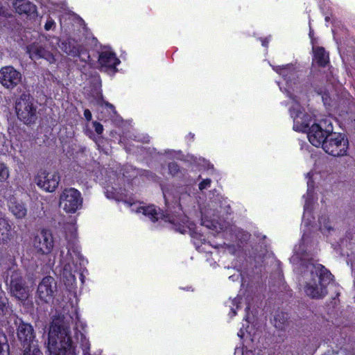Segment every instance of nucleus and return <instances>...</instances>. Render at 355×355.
<instances>
[{"label":"nucleus","instance_id":"obj_40","mask_svg":"<svg viewBox=\"0 0 355 355\" xmlns=\"http://www.w3.org/2000/svg\"><path fill=\"white\" fill-rule=\"evenodd\" d=\"M189 135H191V136H190V138H192V139H193V138L194 137V135H191V134L190 133V134H189Z\"/></svg>","mask_w":355,"mask_h":355},{"label":"nucleus","instance_id":"obj_17","mask_svg":"<svg viewBox=\"0 0 355 355\" xmlns=\"http://www.w3.org/2000/svg\"><path fill=\"white\" fill-rule=\"evenodd\" d=\"M81 45L78 44L77 42L71 37L67 38L60 41V48L67 55L76 58L78 54V49Z\"/></svg>","mask_w":355,"mask_h":355},{"label":"nucleus","instance_id":"obj_7","mask_svg":"<svg viewBox=\"0 0 355 355\" xmlns=\"http://www.w3.org/2000/svg\"><path fill=\"white\" fill-rule=\"evenodd\" d=\"M33 245L38 254H49L54 247V238L51 231L45 228L42 229L34 236Z\"/></svg>","mask_w":355,"mask_h":355},{"label":"nucleus","instance_id":"obj_39","mask_svg":"<svg viewBox=\"0 0 355 355\" xmlns=\"http://www.w3.org/2000/svg\"><path fill=\"white\" fill-rule=\"evenodd\" d=\"M189 135H191V136H190V138H192V139H193V138L194 137V135H191V134L190 133V134H189Z\"/></svg>","mask_w":355,"mask_h":355},{"label":"nucleus","instance_id":"obj_10","mask_svg":"<svg viewBox=\"0 0 355 355\" xmlns=\"http://www.w3.org/2000/svg\"><path fill=\"white\" fill-rule=\"evenodd\" d=\"M56 290L57 286L55 279L51 276H46L39 284L37 293L42 301L48 303L53 298Z\"/></svg>","mask_w":355,"mask_h":355},{"label":"nucleus","instance_id":"obj_8","mask_svg":"<svg viewBox=\"0 0 355 355\" xmlns=\"http://www.w3.org/2000/svg\"><path fill=\"white\" fill-rule=\"evenodd\" d=\"M17 320L19 322H15V324H17V336L20 342L21 349L37 344V341L35 340L36 336L33 327L30 323L23 321L21 318Z\"/></svg>","mask_w":355,"mask_h":355},{"label":"nucleus","instance_id":"obj_14","mask_svg":"<svg viewBox=\"0 0 355 355\" xmlns=\"http://www.w3.org/2000/svg\"><path fill=\"white\" fill-rule=\"evenodd\" d=\"M98 62L101 67H105L116 71V66L119 64L120 60L115 53L110 51H104L100 53Z\"/></svg>","mask_w":355,"mask_h":355},{"label":"nucleus","instance_id":"obj_25","mask_svg":"<svg viewBox=\"0 0 355 355\" xmlns=\"http://www.w3.org/2000/svg\"><path fill=\"white\" fill-rule=\"evenodd\" d=\"M168 170L169 174L173 177H180L181 175H184L186 171L185 169L182 168L175 162L168 163Z\"/></svg>","mask_w":355,"mask_h":355},{"label":"nucleus","instance_id":"obj_36","mask_svg":"<svg viewBox=\"0 0 355 355\" xmlns=\"http://www.w3.org/2000/svg\"><path fill=\"white\" fill-rule=\"evenodd\" d=\"M84 116L87 121H90L92 120V114L89 109H85L84 110Z\"/></svg>","mask_w":355,"mask_h":355},{"label":"nucleus","instance_id":"obj_21","mask_svg":"<svg viewBox=\"0 0 355 355\" xmlns=\"http://www.w3.org/2000/svg\"><path fill=\"white\" fill-rule=\"evenodd\" d=\"M10 310L8 298L0 285V320L8 314Z\"/></svg>","mask_w":355,"mask_h":355},{"label":"nucleus","instance_id":"obj_41","mask_svg":"<svg viewBox=\"0 0 355 355\" xmlns=\"http://www.w3.org/2000/svg\"><path fill=\"white\" fill-rule=\"evenodd\" d=\"M232 311L234 312V314L236 315V311L232 309Z\"/></svg>","mask_w":355,"mask_h":355},{"label":"nucleus","instance_id":"obj_6","mask_svg":"<svg viewBox=\"0 0 355 355\" xmlns=\"http://www.w3.org/2000/svg\"><path fill=\"white\" fill-rule=\"evenodd\" d=\"M81 193L76 189L65 188L60 196V205L66 213L74 214L83 206Z\"/></svg>","mask_w":355,"mask_h":355},{"label":"nucleus","instance_id":"obj_35","mask_svg":"<svg viewBox=\"0 0 355 355\" xmlns=\"http://www.w3.org/2000/svg\"><path fill=\"white\" fill-rule=\"evenodd\" d=\"M55 23L53 19H48L44 25V29L46 31H49L52 28L53 26H55Z\"/></svg>","mask_w":355,"mask_h":355},{"label":"nucleus","instance_id":"obj_37","mask_svg":"<svg viewBox=\"0 0 355 355\" xmlns=\"http://www.w3.org/2000/svg\"><path fill=\"white\" fill-rule=\"evenodd\" d=\"M262 46L267 47L268 44V41L266 39H263L261 41Z\"/></svg>","mask_w":355,"mask_h":355},{"label":"nucleus","instance_id":"obj_27","mask_svg":"<svg viewBox=\"0 0 355 355\" xmlns=\"http://www.w3.org/2000/svg\"><path fill=\"white\" fill-rule=\"evenodd\" d=\"M20 355H43L38 344L32 346L28 345L26 348L20 349Z\"/></svg>","mask_w":355,"mask_h":355},{"label":"nucleus","instance_id":"obj_18","mask_svg":"<svg viewBox=\"0 0 355 355\" xmlns=\"http://www.w3.org/2000/svg\"><path fill=\"white\" fill-rule=\"evenodd\" d=\"M138 211L148 217L153 223L158 221L162 215L160 208H157L154 205L140 207L138 208Z\"/></svg>","mask_w":355,"mask_h":355},{"label":"nucleus","instance_id":"obj_15","mask_svg":"<svg viewBox=\"0 0 355 355\" xmlns=\"http://www.w3.org/2000/svg\"><path fill=\"white\" fill-rule=\"evenodd\" d=\"M330 63L329 53L322 46L313 47L312 66L324 68Z\"/></svg>","mask_w":355,"mask_h":355},{"label":"nucleus","instance_id":"obj_9","mask_svg":"<svg viewBox=\"0 0 355 355\" xmlns=\"http://www.w3.org/2000/svg\"><path fill=\"white\" fill-rule=\"evenodd\" d=\"M22 75L13 66L8 65L0 69V84L6 89H13L21 82Z\"/></svg>","mask_w":355,"mask_h":355},{"label":"nucleus","instance_id":"obj_5","mask_svg":"<svg viewBox=\"0 0 355 355\" xmlns=\"http://www.w3.org/2000/svg\"><path fill=\"white\" fill-rule=\"evenodd\" d=\"M349 142L345 135L332 132L324 144L323 150L334 157L345 155L347 152Z\"/></svg>","mask_w":355,"mask_h":355},{"label":"nucleus","instance_id":"obj_3","mask_svg":"<svg viewBox=\"0 0 355 355\" xmlns=\"http://www.w3.org/2000/svg\"><path fill=\"white\" fill-rule=\"evenodd\" d=\"M37 105L28 94H22L16 101L15 110L18 119L27 125L34 124L37 119Z\"/></svg>","mask_w":355,"mask_h":355},{"label":"nucleus","instance_id":"obj_2","mask_svg":"<svg viewBox=\"0 0 355 355\" xmlns=\"http://www.w3.org/2000/svg\"><path fill=\"white\" fill-rule=\"evenodd\" d=\"M10 266L7 268V284L10 292L19 300H24L28 296V288L26 284L22 272L18 269L15 259H10Z\"/></svg>","mask_w":355,"mask_h":355},{"label":"nucleus","instance_id":"obj_26","mask_svg":"<svg viewBox=\"0 0 355 355\" xmlns=\"http://www.w3.org/2000/svg\"><path fill=\"white\" fill-rule=\"evenodd\" d=\"M10 345L8 338L3 333H0V355H10Z\"/></svg>","mask_w":355,"mask_h":355},{"label":"nucleus","instance_id":"obj_13","mask_svg":"<svg viewBox=\"0 0 355 355\" xmlns=\"http://www.w3.org/2000/svg\"><path fill=\"white\" fill-rule=\"evenodd\" d=\"M274 70L281 76L287 85L295 84L298 80V71L293 64L276 66Z\"/></svg>","mask_w":355,"mask_h":355},{"label":"nucleus","instance_id":"obj_1","mask_svg":"<svg viewBox=\"0 0 355 355\" xmlns=\"http://www.w3.org/2000/svg\"><path fill=\"white\" fill-rule=\"evenodd\" d=\"M310 272L311 279L306 284L304 291L311 298H322L327 293V286L333 280L334 275L320 263L313 264Z\"/></svg>","mask_w":355,"mask_h":355},{"label":"nucleus","instance_id":"obj_32","mask_svg":"<svg viewBox=\"0 0 355 355\" xmlns=\"http://www.w3.org/2000/svg\"><path fill=\"white\" fill-rule=\"evenodd\" d=\"M318 222L320 225V229L327 230L328 232L332 230L329 218L326 216H322L319 217Z\"/></svg>","mask_w":355,"mask_h":355},{"label":"nucleus","instance_id":"obj_12","mask_svg":"<svg viewBox=\"0 0 355 355\" xmlns=\"http://www.w3.org/2000/svg\"><path fill=\"white\" fill-rule=\"evenodd\" d=\"M51 355H76L75 347L70 336L65 337L59 343L55 342V345H52Z\"/></svg>","mask_w":355,"mask_h":355},{"label":"nucleus","instance_id":"obj_34","mask_svg":"<svg viewBox=\"0 0 355 355\" xmlns=\"http://www.w3.org/2000/svg\"><path fill=\"white\" fill-rule=\"evenodd\" d=\"M211 183V180L209 178H206V179L202 180L198 185L199 189L200 191H202L203 189H207V187H209L210 186Z\"/></svg>","mask_w":355,"mask_h":355},{"label":"nucleus","instance_id":"obj_16","mask_svg":"<svg viewBox=\"0 0 355 355\" xmlns=\"http://www.w3.org/2000/svg\"><path fill=\"white\" fill-rule=\"evenodd\" d=\"M12 7L15 12L21 15H34L37 13L36 6L28 0H14Z\"/></svg>","mask_w":355,"mask_h":355},{"label":"nucleus","instance_id":"obj_11","mask_svg":"<svg viewBox=\"0 0 355 355\" xmlns=\"http://www.w3.org/2000/svg\"><path fill=\"white\" fill-rule=\"evenodd\" d=\"M60 176L58 173H49L46 171H40L37 175V184L44 190L53 192L58 187Z\"/></svg>","mask_w":355,"mask_h":355},{"label":"nucleus","instance_id":"obj_33","mask_svg":"<svg viewBox=\"0 0 355 355\" xmlns=\"http://www.w3.org/2000/svg\"><path fill=\"white\" fill-rule=\"evenodd\" d=\"M92 123L96 134L98 135L103 134L104 130L103 125L100 122H98L96 121H93Z\"/></svg>","mask_w":355,"mask_h":355},{"label":"nucleus","instance_id":"obj_20","mask_svg":"<svg viewBox=\"0 0 355 355\" xmlns=\"http://www.w3.org/2000/svg\"><path fill=\"white\" fill-rule=\"evenodd\" d=\"M11 225L6 218L0 217V241L6 242L10 239Z\"/></svg>","mask_w":355,"mask_h":355},{"label":"nucleus","instance_id":"obj_30","mask_svg":"<svg viewBox=\"0 0 355 355\" xmlns=\"http://www.w3.org/2000/svg\"><path fill=\"white\" fill-rule=\"evenodd\" d=\"M319 83L320 84L318 83L315 80H313L311 81V85L314 88L315 92H317L318 94H322L325 90V87H324V80L322 79L320 80Z\"/></svg>","mask_w":355,"mask_h":355},{"label":"nucleus","instance_id":"obj_29","mask_svg":"<svg viewBox=\"0 0 355 355\" xmlns=\"http://www.w3.org/2000/svg\"><path fill=\"white\" fill-rule=\"evenodd\" d=\"M289 113L293 121H295L297 118H300V116L304 114V112H302L300 105H297L290 107Z\"/></svg>","mask_w":355,"mask_h":355},{"label":"nucleus","instance_id":"obj_19","mask_svg":"<svg viewBox=\"0 0 355 355\" xmlns=\"http://www.w3.org/2000/svg\"><path fill=\"white\" fill-rule=\"evenodd\" d=\"M311 116L304 112L300 118L293 121V130L297 132H306L310 129Z\"/></svg>","mask_w":355,"mask_h":355},{"label":"nucleus","instance_id":"obj_23","mask_svg":"<svg viewBox=\"0 0 355 355\" xmlns=\"http://www.w3.org/2000/svg\"><path fill=\"white\" fill-rule=\"evenodd\" d=\"M276 328L283 330L288 324V316L285 312L277 313L274 318Z\"/></svg>","mask_w":355,"mask_h":355},{"label":"nucleus","instance_id":"obj_24","mask_svg":"<svg viewBox=\"0 0 355 355\" xmlns=\"http://www.w3.org/2000/svg\"><path fill=\"white\" fill-rule=\"evenodd\" d=\"M29 52L31 58L35 59L45 58L49 53L48 51L41 46L31 47Z\"/></svg>","mask_w":355,"mask_h":355},{"label":"nucleus","instance_id":"obj_28","mask_svg":"<svg viewBox=\"0 0 355 355\" xmlns=\"http://www.w3.org/2000/svg\"><path fill=\"white\" fill-rule=\"evenodd\" d=\"M78 51V54L76 57L79 58V59L82 62L89 63V62L91 61V58L89 51L87 49H85L83 46L79 47Z\"/></svg>","mask_w":355,"mask_h":355},{"label":"nucleus","instance_id":"obj_31","mask_svg":"<svg viewBox=\"0 0 355 355\" xmlns=\"http://www.w3.org/2000/svg\"><path fill=\"white\" fill-rule=\"evenodd\" d=\"M9 177V170L7 166L0 162V181L5 182Z\"/></svg>","mask_w":355,"mask_h":355},{"label":"nucleus","instance_id":"obj_38","mask_svg":"<svg viewBox=\"0 0 355 355\" xmlns=\"http://www.w3.org/2000/svg\"><path fill=\"white\" fill-rule=\"evenodd\" d=\"M103 139V137H98L95 140L96 143L97 144H98L99 141H100L101 139Z\"/></svg>","mask_w":355,"mask_h":355},{"label":"nucleus","instance_id":"obj_4","mask_svg":"<svg viewBox=\"0 0 355 355\" xmlns=\"http://www.w3.org/2000/svg\"><path fill=\"white\" fill-rule=\"evenodd\" d=\"M333 130V125L328 119L321 120L318 123H314L307 132L309 141L313 146L322 148Z\"/></svg>","mask_w":355,"mask_h":355},{"label":"nucleus","instance_id":"obj_22","mask_svg":"<svg viewBox=\"0 0 355 355\" xmlns=\"http://www.w3.org/2000/svg\"><path fill=\"white\" fill-rule=\"evenodd\" d=\"M9 209L17 218H22L26 215V209L24 205L21 203L11 201Z\"/></svg>","mask_w":355,"mask_h":355}]
</instances>
